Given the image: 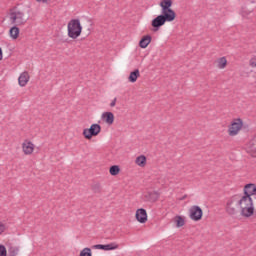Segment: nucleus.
I'll return each mask as SVG.
<instances>
[{
    "mask_svg": "<svg viewBox=\"0 0 256 256\" xmlns=\"http://www.w3.org/2000/svg\"><path fill=\"white\" fill-rule=\"evenodd\" d=\"M240 208V215L245 219L253 217L255 213V208H251L249 197H241V195H234L230 197L225 206V211L227 215L231 217L237 215V208Z\"/></svg>",
    "mask_w": 256,
    "mask_h": 256,
    "instance_id": "1",
    "label": "nucleus"
},
{
    "mask_svg": "<svg viewBox=\"0 0 256 256\" xmlns=\"http://www.w3.org/2000/svg\"><path fill=\"white\" fill-rule=\"evenodd\" d=\"M159 6L161 7V15L152 20L153 31L161 29L165 23H171L177 17L175 10L171 9L173 7V0H161Z\"/></svg>",
    "mask_w": 256,
    "mask_h": 256,
    "instance_id": "2",
    "label": "nucleus"
},
{
    "mask_svg": "<svg viewBox=\"0 0 256 256\" xmlns=\"http://www.w3.org/2000/svg\"><path fill=\"white\" fill-rule=\"evenodd\" d=\"M9 21L16 27H23L27 23V16L23 10L13 7L9 10Z\"/></svg>",
    "mask_w": 256,
    "mask_h": 256,
    "instance_id": "3",
    "label": "nucleus"
},
{
    "mask_svg": "<svg viewBox=\"0 0 256 256\" xmlns=\"http://www.w3.org/2000/svg\"><path fill=\"white\" fill-rule=\"evenodd\" d=\"M67 30L68 37H70V39H78V37H81V33H83V26H81V20H70L67 25Z\"/></svg>",
    "mask_w": 256,
    "mask_h": 256,
    "instance_id": "4",
    "label": "nucleus"
},
{
    "mask_svg": "<svg viewBox=\"0 0 256 256\" xmlns=\"http://www.w3.org/2000/svg\"><path fill=\"white\" fill-rule=\"evenodd\" d=\"M243 129V120L241 118L234 119L228 126L229 137H237V134Z\"/></svg>",
    "mask_w": 256,
    "mask_h": 256,
    "instance_id": "5",
    "label": "nucleus"
},
{
    "mask_svg": "<svg viewBox=\"0 0 256 256\" xmlns=\"http://www.w3.org/2000/svg\"><path fill=\"white\" fill-rule=\"evenodd\" d=\"M101 133V125L99 124H92L90 128H85L82 132L83 137L88 140L93 139V137H97Z\"/></svg>",
    "mask_w": 256,
    "mask_h": 256,
    "instance_id": "6",
    "label": "nucleus"
},
{
    "mask_svg": "<svg viewBox=\"0 0 256 256\" xmlns=\"http://www.w3.org/2000/svg\"><path fill=\"white\" fill-rule=\"evenodd\" d=\"M256 195V185L255 184H247L244 187V195L240 196V197H248L249 201H250V208L251 209H255V206L253 205V196Z\"/></svg>",
    "mask_w": 256,
    "mask_h": 256,
    "instance_id": "7",
    "label": "nucleus"
},
{
    "mask_svg": "<svg viewBox=\"0 0 256 256\" xmlns=\"http://www.w3.org/2000/svg\"><path fill=\"white\" fill-rule=\"evenodd\" d=\"M189 217L192 221H201L203 219V209L194 205L189 209Z\"/></svg>",
    "mask_w": 256,
    "mask_h": 256,
    "instance_id": "8",
    "label": "nucleus"
},
{
    "mask_svg": "<svg viewBox=\"0 0 256 256\" xmlns=\"http://www.w3.org/2000/svg\"><path fill=\"white\" fill-rule=\"evenodd\" d=\"M21 147L24 155H31L32 153H35V144L29 139H25L22 142Z\"/></svg>",
    "mask_w": 256,
    "mask_h": 256,
    "instance_id": "9",
    "label": "nucleus"
},
{
    "mask_svg": "<svg viewBox=\"0 0 256 256\" xmlns=\"http://www.w3.org/2000/svg\"><path fill=\"white\" fill-rule=\"evenodd\" d=\"M30 79H31V76H29V72L24 71L20 74L18 78V84L20 85V87H26Z\"/></svg>",
    "mask_w": 256,
    "mask_h": 256,
    "instance_id": "10",
    "label": "nucleus"
},
{
    "mask_svg": "<svg viewBox=\"0 0 256 256\" xmlns=\"http://www.w3.org/2000/svg\"><path fill=\"white\" fill-rule=\"evenodd\" d=\"M136 219L139 223H147V210L140 208L136 211Z\"/></svg>",
    "mask_w": 256,
    "mask_h": 256,
    "instance_id": "11",
    "label": "nucleus"
},
{
    "mask_svg": "<svg viewBox=\"0 0 256 256\" xmlns=\"http://www.w3.org/2000/svg\"><path fill=\"white\" fill-rule=\"evenodd\" d=\"M102 119L105 121V123H107V125H113L115 121V115H113L112 112H104L102 114Z\"/></svg>",
    "mask_w": 256,
    "mask_h": 256,
    "instance_id": "12",
    "label": "nucleus"
},
{
    "mask_svg": "<svg viewBox=\"0 0 256 256\" xmlns=\"http://www.w3.org/2000/svg\"><path fill=\"white\" fill-rule=\"evenodd\" d=\"M151 39V35L143 36L139 42V47H141V49H147V47H149V44L151 43Z\"/></svg>",
    "mask_w": 256,
    "mask_h": 256,
    "instance_id": "13",
    "label": "nucleus"
},
{
    "mask_svg": "<svg viewBox=\"0 0 256 256\" xmlns=\"http://www.w3.org/2000/svg\"><path fill=\"white\" fill-rule=\"evenodd\" d=\"M19 33H20V30H19V27H17V25H14L9 30V35L13 40L19 39Z\"/></svg>",
    "mask_w": 256,
    "mask_h": 256,
    "instance_id": "14",
    "label": "nucleus"
},
{
    "mask_svg": "<svg viewBox=\"0 0 256 256\" xmlns=\"http://www.w3.org/2000/svg\"><path fill=\"white\" fill-rule=\"evenodd\" d=\"M139 77H141V73L139 72V69H136L130 73V75L128 77V81L130 83H136L137 79H139Z\"/></svg>",
    "mask_w": 256,
    "mask_h": 256,
    "instance_id": "15",
    "label": "nucleus"
},
{
    "mask_svg": "<svg viewBox=\"0 0 256 256\" xmlns=\"http://www.w3.org/2000/svg\"><path fill=\"white\" fill-rule=\"evenodd\" d=\"M216 67L218 69H225L227 67V58L225 56L216 60Z\"/></svg>",
    "mask_w": 256,
    "mask_h": 256,
    "instance_id": "16",
    "label": "nucleus"
},
{
    "mask_svg": "<svg viewBox=\"0 0 256 256\" xmlns=\"http://www.w3.org/2000/svg\"><path fill=\"white\" fill-rule=\"evenodd\" d=\"M135 163L138 167H145V165H147V157H145V155H140L136 158Z\"/></svg>",
    "mask_w": 256,
    "mask_h": 256,
    "instance_id": "17",
    "label": "nucleus"
},
{
    "mask_svg": "<svg viewBox=\"0 0 256 256\" xmlns=\"http://www.w3.org/2000/svg\"><path fill=\"white\" fill-rule=\"evenodd\" d=\"M19 255V247L10 246L8 249V256H18Z\"/></svg>",
    "mask_w": 256,
    "mask_h": 256,
    "instance_id": "18",
    "label": "nucleus"
},
{
    "mask_svg": "<svg viewBox=\"0 0 256 256\" xmlns=\"http://www.w3.org/2000/svg\"><path fill=\"white\" fill-rule=\"evenodd\" d=\"M109 173L115 177L118 173H121V168H119L117 165H113L110 167Z\"/></svg>",
    "mask_w": 256,
    "mask_h": 256,
    "instance_id": "19",
    "label": "nucleus"
},
{
    "mask_svg": "<svg viewBox=\"0 0 256 256\" xmlns=\"http://www.w3.org/2000/svg\"><path fill=\"white\" fill-rule=\"evenodd\" d=\"M176 227H183L185 225V218L182 216H176L174 219Z\"/></svg>",
    "mask_w": 256,
    "mask_h": 256,
    "instance_id": "20",
    "label": "nucleus"
},
{
    "mask_svg": "<svg viewBox=\"0 0 256 256\" xmlns=\"http://www.w3.org/2000/svg\"><path fill=\"white\" fill-rule=\"evenodd\" d=\"M115 249H119V245L116 243H110L104 245V251H113Z\"/></svg>",
    "mask_w": 256,
    "mask_h": 256,
    "instance_id": "21",
    "label": "nucleus"
},
{
    "mask_svg": "<svg viewBox=\"0 0 256 256\" xmlns=\"http://www.w3.org/2000/svg\"><path fill=\"white\" fill-rule=\"evenodd\" d=\"M80 256H93L91 248H84L83 250H81Z\"/></svg>",
    "mask_w": 256,
    "mask_h": 256,
    "instance_id": "22",
    "label": "nucleus"
},
{
    "mask_svg": "<svg viewBox=\"0 0 256 256\" xmlns=\"http://www.w3.org/2000/svg\"><path fill=\"white\" fill-rule=\"evenodd\" d=\"M0 256H7V248L2 244H0Z\"/></svg>",
    "mask_w": 256,
    "mask_h": 256,
    "instance_id": "23",
    "label": "nucleus"
},
{
    "mask_svg": "<svg viewBox=\"0 0 256 256\" xmlns=\"http://www.w3.org/2000/svg\"><path fill=\"white\" fill-rule=\"evenodd\" d=\"M7 230V226L3 224V222H0V235H3L5 231Z\"/></svg>",
    "mask_w": 256,
    "mask_h": 256,
    "instance_id": "24",
    "label": "nucleus"
},
{
    "mask_svg": "<svg viewBox=\"0 0 256 256\" xmlns=\"http://www.w3.org/2000/svg\"><path fill=\"white\" fill-rule=\"evenodd\" d=\"M250 67H256V56L252 57L249 61Z\"/></svg>",
    "mask_w": 256,
    "mask_h": 256,
    "instance_id": "25",
    "label": "nucleus"
},
{
    "mask_svg": "<svg viewBox=\"0 0 256 256\" xmlns=\"http://www.w3.org/2000/svg\"><path fill=\"white\" fill-rule=\"evenodd\" d=\"M94 249H102L103 251H105V245L103 244L94 245Z\"/></svg>",
    "mask_w": 256,
    "mask_h": 256,
    "instance_id": "26",
    "label": "nucleus"
},
{
    "mask_svg": "<svg viewBox=\"0 0 256 256\" xmlns=\"http://www.w3.org/2000/svg\"><path fill=\"white\" fill-rule=\"evenodd\" d=\"M116 104H117V98H114L110 103V107H115Z\"/></svg>",
    "mask_w": 256,
    "mask_h": 256,
    "instance_id": "27",
    "label": "nucleus"
},
{
    "mask_svg": "<svg viewBox=\"0 0 256 256\" xmlns=\"http://www.w3.org/2000/svg\"><path fill=\"white\" fill-rule=\"evenodd\" d=\"M37 3H48L49 0H36Z\"/></svg>",
    "mask_w": 256,
    "mask_h": 256,
    "instance_id": "28",
    "label": "nucleus"
},
{
    "mask_svg": "<svg viewBox=\"0 0 256 256\" xmlns=\"http://www.w3.org/2000/svg\"><path fill=\"white\" fill-rule=\"evenodd\" d=\"M3 59V50L0 48V61Z\"/></svg>",
    "mask_w": 256,
    "mask_h": 256,
    "instance_id": "29",
    "label": "nucleus"
},
{
    "mask_svg": "<svg viewBox=\"0 0 256 256\" xmlns=\"http://www.w3.org/2000/svg\"><path fill=\"white\" fill-rule=\"evenodd\" d=\"M154 194L157 195V197H159V193L155 192Z\"/></svg>",
    "mask_w": 256,
    "mask_h": 256,
    "instance_id": "30",
    "label": "nucleus"
},
{
    "mask_svg": "<svg viewBox=\"0 0 256 256\" xmlns=\"http://www.w3.org/2000/svg\"><path fill=\"white\" fill-rule=\"evenodd\" d=\"M186 197H187V196H183L182 200H183V199H186Z\"/></svg>",
    "mask_w": 256,
    "mask_h": 256,
    "instance_id": "31",
    "label": "nucleus"
}]
</instances>
